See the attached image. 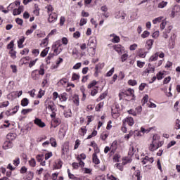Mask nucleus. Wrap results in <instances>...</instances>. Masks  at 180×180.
Segmentation results:
<instances>
[{"label": "nucleus", "mask_w": 180, "mask_h": 180, "mask_svg": "<svg viewBox=\"0 0 180 180\" xmlns=\"http://www.w3.org/2000/svg\"><path fill=\"white\" fill-rule=\"evenodd\" d=\"M98 92H99V86H94L91 90V96H95L98 94Z\"/></svg>", "instance_id": "4c0bfd02"}, {"label": "nucleus", "mask_w": 180, "mask_h": 180, "mask_svg": "<svg viewBox=\"0 0 180 180\" xmlns=\"http://www.w3.org/2000/svg\"><path fill=\"white\" fill-rule=\"evenodd\" d=\"M44 65L41 64L39 66V70H34L32 72L31 77L34 81H37L38 79H40V75H44Z\"/></svg>", "instance_id": "7ed1b4c3"}, {"label": "nucleus", "mask_w": 180, "mask_h": 180, "mask_svg": "<svg viewBox=\"0 0 180 180\" xmlns=\"http://www.w3.org/2000/svg\"><path fill=\"white\" fill-rule=\"evenodd\" d=\"M79 78H81V75H79V73L73 72L72 74V77H71L72 81L79 82Z\"/></svg>", "instance_id": "5701e85b"}, {"label": "nucleus", "mask_w": 180, "mask_h": 180, "mask_svg": "<svg viewBox=\"0 0 180 180\" xmlns=\"http://www.w3.org/2000/svg\"><path fill=\"white\" fill-rule=\"evenodd\" d=\"M36 29H37V25H32L30 30H27L26 31V32H25L26 36H29V35L32 34V33H33V32H34V30H36Z\"/></svg>", "instance_id": "bb28decb"}, {"label": "nucleus", "mask_w": 180, "mask_h": 180, "mask_svg": "<svg viewBox=\"0 0 180 180\" xmlns=\"http://www.w3.org/2000/svg\"><path fill=\"white\" fill-rule=\"evenodd\" d=\"M126 16L127 15H126V13H124V11H119L115 15L116 19H122V20L126 19Z\"/></svg>", "instance_id": "412c9836"}, {"label": "nucleus", "mask_w": 180, "mask_h": 180, "mask_svg": "<svg viewBox=\"0 0 180 180\" xmlns=\"http://www.w3.org/2000/svg\"><path fill=\"white\" fill-rule=\"evenodd\" d=\"M44 94H46V91H43V89H40L38 92L37 98H39V99H41V98H43V96H44Z\"/></svg>", "instance_id": "3c124183"}, {"label": "nucleus", "mask_w": 180, "mask_h": 180, "mask_svg": "<svg viewBox=\"0 0 180 180\" xmlns=\"http://www.w3.org/2000/svg\"><path fill=\"white\" fill-rule=\"evenodd\" d=\"M154 44V40L153 39H148L146 41V47L147 50H151L153 49V45Z\"/></svg>", "instance_id": "a878e982"}, {"label": "nucleus", "mask_w": 180, "mask_h": 180, "mask_svg": "<svg viewBox=\"0 0 180 180\" xmlns=\"http://www.w3.org/2000/svg\"><path fill=\"white\" fill-rule=\"evenodd\" d=\"M157 79L158 80H161L162 79V78H164V73H162V72H159L157 75Z\"/></svg>", "instance_id": "338daca9"}, {"label": "nucleus", "mask_w": 180, "mask_h": 180, "mask_svg": "<svg viewBox=\"0 0 180 180\" xmlns=\"http://www.w3.org/2000/svg\"><path fill=\"white\" fill-rule=\"evenodd\" d=\"M58 15L56 13L49 14L48 22L49 23H54L57 20Z\"/></svg>", "instance_id": "4468645a"}, {"label": "nucleus", "mask_w": 180, "mask_h": 180, "mask_svg": "<svg viewBox=\"0 0 180 180\" xmlns=\"http://www.w3.org/2000/svg\"><path fill=\"white\" fill-rule=\"evenodd\" d=\"M128 85H130L131 86H136V85H137V81H136V79H129L128 81Z\"/></svg>", "instance_id": "6e6d98bb"}, {"label": "nucleus", "mask_w": 180, "mask_h": 180, "mask_svg": "<svg viewBox=\"0 0 180 180\" xmlns=\"http://www.w3.org/2000/svg\"><path fill=\"white\" fill-rule=\"evenodd\" d=\"M27 105H29V99H27V98H22L21 100V106L25 108L27 106Z\"/></svg>", "instance_id": "79ce46f5"}, {"label": "nucleus", "mask_w": 180, "mask_h": 180, "mask_svg": "<svg viewBox=\"0 0 180 180\" xmlns=\"http://www.w3.org/2000/svg\"><path fill=\"white\" fill-rule=\"evenodd\" d=\"M6 139L8 141H13L16 139V134L8 133L6 136Z\"/></svg>", "instance_id": "393cba45"}, {"label": "nucleus", "mask_w": 180, "mask_h": 180, "mask_svg": "<svg viewBox=\"0 0 180 180\" xmlns=\"http://www.w3.org/2000/svg\"><path fill=\"white\" fill-rule=\"evenodd\" d=\"M108 137H109V131H103V133L100 136V138L103 141H105V140H106Z\"/></svg>", "instance_id": "72a5a7b5"}, {"label": "nucleus", "mask_w": 180, "mask_h": 180, "mask_svg": "<svg viewBox=\"0 0 180 180\" xmlns=\"http://www.w3.org/2000/svg\"><path fill=\"white\" fill-rule=\"evenodd\" d=\"M50 50V47H47L45 49H44L41 53H40V56L41 57H46V56H47V54L49 53V51Z\"/></svg>", "instance_id": "37998d69"}, {"label": "nucleus", "mask_w": 180, "mask_h": 180, "mask_svg": "<svg viewBox=\"0 0 180 180\" xmlns=\"http://www.w3.org/2000/svg\"><path fill=\"white\" fill-rule=\"evenodd\" d=\"M176 39V34L173 33L169 40V49H174L175 47V40Z\"/></svg>", "instance_id": "9d476101"}, {"label": "nucleus", "mask_w": 180, "mask_h": 180, "mask_svg": "<svg viewBox=\"0 0 180 180\" xmlns=\"http://www.w3.org/2000/svg\"><path fill=\"white\" fill-rule=\"evenodd\" d=\"M120 101H134L136 96H134V89H128L127 90H121L118 94Z\"/></svg>", "instance_id": "f257e3e1"}, {"label": "nucleus", "mask_w": 180, "mask_h": 180, "mask_svg": "<svg viewBox=\"0 0 180 180\" xmlns=\"http://www.w3.org/2000/svg\"><path fill=\"white\" fill-rule=\"evenodd\" d=\"M180 120L179 119L176 120V122H175V129L176 130H179V129H180Z\"/></svg>", "instance_id": "774afa93"}, {"label": "nucleus", "mask_w": 180, "mask_h": 180, "mask_svg": "<svg viewBox=\"0 0 180 180\" xmlns=\"http://www.w3.org/2000/svg\"><path fill=\"white\" fill-rule=\"evenodd\" d=\"M73 103L75 106H79V96L75 94L72 98Z\"/></svg>", "instance_id": "c85d7f7f"}, {"label": "nucleus", "mask_w": 180, "mask_h": 180, "mask_svg": "<svg viewBox=\"0 0 180 180\" xmlns=\"http://www.w3.org/2000/svg\"><path fill=\"white\" fill-rule=\"evenodd\" d=\"M34 123L38 126V127H41V129H43V127H46V123L43 122V121L39 118H35Z\"/></svg>", "instance_id": "f3484780"}, {"label": "nucleus", "mask_w": 180, "mask_h": 180, "mask_svg": "<svg viewBox=\"0 0 180 180\" xmlns=\"http://www.w3.org/2000/svg\"><path fill=\"white\" fill-rule=\"evenodd\" d=\"M141 162L143 165H146V164H153L154 162V158H150L148 156H145L141 159Z\"/></svg>", "instance_id": "f8f14e48"}, {"label": "nucleus", "mask_w": 180, "mask_h": 180, "mask_svg": "<svg viewBox=\"0 0 180 180\" xmlns=\"http://www.w3.org/2000/svg\"><path fill=\"white\" fill-rule=\"evenodd\" d=\"M1 108H8L9 106V102L8 101H6L4 102H2L0 103Z\"/></svg>", "instance_id": "69168bd1"}, {"label": "nucleus", "mask_w": 180, "mask_h": 180, "mask_svg": "<svg viewBox=\"0 0 180 180\" xmlns=\"http://www.w3.org/2000/svg\"><path fill=\"white\" fill-rule=\"evenodd\" d=\"M36 158H37V161L38 162H41V161H44V155H43V154L37 155L36 156Z\"/></svg>", "instance_id": "603ef678"}, {"label": "nucleus", "mask_w": 180, "mask_h": 180, "mask_svg": "<svg viewBox=\"0 0 180 180\" xmlns=\"http://www.w3.org/2000/svg\"><path fill=\"white\" fill-rule=\"evenodd\" d=\"M92 158H93V162L94 164L98 165V164L101 163V161L99 160V158H98V155H96V153H93Z\"/></svg>", "instance_id": "e433bc0d"}, {"label": "nucleus", "mask_w": 180, "mask_h": 180, "mask_svg": "<svg viewBox=\"0 0 180 180\" xmlns=\"http://www.w3.org/2000/svg\"><path fill=\"white\" fill-rule=\"evenodd\" d=\"M171 30H172V26H169L166 30V31L163 32L164 39H168V34L171 33Z\"/></svg>", "instance_id": "c756f323"}, {"label": "nucleus", "mask_w": 180, "mask_h": 180, "mask_svg": "<svg viewBox=\"0 0 180 180\" xmlns=\"http://www.w3.org/2000/svg\"><path fill=\"white\" fill-rule=\"evenodd\" d=\"M49 144H51V147L56 148V147H57V139L54 137H51L49 139Z\"/></svg>", "instance_id": "473e14b6"}, {"label": "nucleus", "mask_w": 180, "mask_h": 180, "mask_svg": "<svg viewBox=\"0 0 180 180\" xmlns=\"http://www.w3.org/2000/svg\"><path fill=\"white\" fill-rule=\"evenodd\" d=\"M102 108H103V102H101L99 103L95 108L96 109V112H100L101 109H102Z\"/></svg>", "instance_id": "864d4df0"}, {"label": "nucleus", "mask_w": 180, "mask_h": 180, "mask_svg": "<svg viewBox=\"0 0 180 180\" xmlns=\"http://www.w3.org/2000/svg\"><path fill=\"white\" fill-rule=\"evenodd\" d=\"M13 164L15 167H18L19 164H20V159L19 158H15V160H13Z\"/></svg>", "instance_id": "4d7b16f0"}, {"label": "nucleus", "mask_w": 180, "mask_h": 180, "mask_svg": "<svg viewBox=\"0 0 180 180\" xmlns=\"http://www.w3.org/2000/svg\"><path fill=\"white\" fill-rule=\"evenodd\" d=\"M30 165L32 167V168H34L36 167V160L34 158H31L30 160L28 161Z\"/></svg>", "instance_id": "bf43d9fd"}, {"label": "nucleus", "mask_w": 180, "mask_h": 180, "mask_svg": "<svg viewBox=\"0 0 180 180\" xmlns=\"http://www.w3.org/2000/svg\"><path fill=\"white\" fill-rule=\"evenodd\" d=\"M30 112H33V109L27 108V109H22L21 111L22 115H27V113H30Z\"/></svg>", "instance_id": "13d9d810"}, {"label": "nucleus", "mask_w": 180, "mask_h": 180, "mask_svg": "<svg viewBox=\"0 0 180 180\" xmlns=\"http://www.w3.org/2000/svg\"><path fill=\"white\" fill-rule=\"evenodd\" d=\"M63 61L64 60L63 59V58H59L58 60H56V65H52L51 66V70H56L58 68L60 67V64H61V63H63Z\"/></svg>", "instance_id": "6ab92c4d"}, {"label": "nucleus", "mask_w": 180, "mask_h": 180, "mask_svg": "<svg viewBox=\"0 0 180 180\" xmlns=\"http://www.w3.org/2000/svg\"><path fill=\"white\" fill-rule=\"evenodd\" d=\"M10 68H11L12 72H13V74L18 73V67H16L15 65H11Z\"/></svg>", "instance_id": "680f3d73"}, {"label": "nucleus", "mask_w": 180, "mask_h": 180, "mask_svg": "<svg viewBox=\"0 0 180 180\" xmlns=\"http://www.w3.org/2000/svg\"><path fill=\"white\" fill-rule=\"evenodd\" d=\"M168 5V2L162 1V2L159 3L158 7L160 8V9H162V8H165Z\"/></svg>", "instance_id": "8fccbe9b"}, {"label": "nucleus", "mask_w": 180, "mask_h": 180, "mask_svg": "<svg viewBox=\"0 0 180 180\" xmlns=\"http://www.w3.org/2000/svg\"><path fill=\"white\" fill-rule=\"evenodd\" d=\"M61 46V42L60 41H56L53 45H52V50L55 54V56H58L61 51H63V49L60 48Z\"/></svg>", "instance_id": "20e7f679"}, {"label": "nucleus", "mask_w": 180, "mask_h": 180, "mask_svg": "<svg viewBox=\"0 0 180 180\" xmlns=\"http://www.w3.org/2000/svg\"><path fill=\"white\" fill-rule=\"evenodd\" d=\"M110 49H113L118 54H122V51H123V46L120 44L110 45Z\"/></svg>", "instance_id": "ddd939ff"}, {"label": "nucleus", "mask_w": 180, "mask_h": 180, "mask_svg": "<svg viewBox=\"0 0 180 180\" xmlns=\"http://www.w3.org/2000/svg\"><path fill=\"white\" fill-rule=\"evenodd\" d=\"M138 56L140 57V58H145V57L147 56V53L144 49H140Z\"/></svg>", "instance_id": "ea45409f"}, {"label": "nucleus", "mask_w": 180, "mask_h": 180, "mask_svg": "<svg viewBox=\"0 0 180 180\" xmlns=\"http://www.w3.org/2000/svg\"><path fill=\"white\" fill-rule=\"evenodd\" d=\"M108 94L106 93L101 94L98 98L96 99V102H101V101H103V99H105L106 98Z\"/></svg>", "instance_id": "49530a36"}, {"label": "nucleus", "mask_w": 180, "mask_h": 180, "mask_svg": "<svg viewBox=\"0 0 180 180\" xmlns=\"http://www.w3.org/2000/svg\"><path fill=\"white\" fill-rule=\"evenodd\" d=\"M148 36H150V32L148 31H144L141 35L142 39H146V37H148Z\"/></svg>", "instance_id": "0e129e2a"}, {"label": "nucleus", "mask_w": 180, "mask_h": 180, "mask_svg": "<svg viewBox=\"0 0 180 180\" xmlns=\"http://www.w3.org/2000/svg\"><path fill=\"white\" fill-rule=\"evenodd\" d=\"M23 12V6H18V8H14L13 11V15L16 16L18 15H20Z\"/></svg>", "instance_id": "a211bd4d"}, {"label": "nucleus", "mask_w": 180, "mask_h": 180, "mask_svg": "<svg viewBox=\"0 0 180 180\" xmlns=\"http://www.w3.org/2000/svg\"><path fill=\"white\" fill-rule=\"evenodd\" d=\"M131 180H141L143 179V175H141V171L140 169L135 170L132 174L130 175Z\"/></svg>", "instance_id": "39448f33"}, {"label": "nucleus", "mask_w": 180, "mask_h": 180, "mask_svg": "<svg viewBox=\"0 0 180 180\" xmlns=\"http://www.w3.org/2000/svg\"><path fill=\"white\" fill-rule=\"evenodd\" d=\"M51 119H52V122H53V123H51V127H53L54 129H56V127L61 124V120L60 118H56L55 117H51Z\"/></svg>", "instance_id": "9b49d317"}, {"label": "nucleus", "mask_w": 180, "mask_h": 180, "mask_svg": "<svg viewBox=\"0 0 180 180\" xmlns=\"http://www.w3.org/2000/svg\"><path fill=\"white\" fill-rule=\"evenodd\" d=\"M45 108L46 109H48L49 110H51V114L50 115L51 117H56L57 116V106L56 105V103H54V101L47 98L44 102Z\"/></svg>", "instance_id": "f03ea898"}, {"label": "nucleus", "mask_w": 180, "mask_h": 180, "mask_svg": "<svg viewBox=\"0 0 180 180\" xmlns=\"http://www.w3.org/2000/svg\"><path fill=\"white\" fill-rule=\"evenodd\" d=\"M46 9H47L48 15H49V13H54L53 12L54 11V8H53V6L48 5V6H46Z\"/></svg>", "instance_id": "a18cd8bd"}, {"label": "nucleus", "mask_w": 180, "mask_h": 180, "mask_svg": "<svg viewBox=\"0 0 180 180\" xmlns=\"http://www.w3.org/2000/svg\"><path fill=\"white\" fill-rule=\"evenodd\" d=\"M103 67H105V63H98L96 65L95 67V75H98V71H99V70H102V68H103Z\"/></svg>", "instance_id": "f704fd0d"}, {"label": "nucleus", "mask_w": 180, "mask_h": 180, "mask_svg": "<svg viewBox=\"0 0 180 180\" xmlns=\"http://www.w3.org/2000/svg\"><path fill=\"white\" fill-rule=\"evenodd\" d=\"M160 58H164L165 54L163 52H156L155 54L152 55L149 58V62L157 61Z\"/></svg>", "instance_id": "423d86ee"}, {"label": "nucleus", "mask_w": 180, "mask_h": 180, "mask_svg": "<svg viewBox=\"0 0 180 180\" xmlns=\"http://www.w3.org/2000/svg\"><path fill=\"white\" fill-rule=\"evenodd\" d=\"M58 134L60 136V137H65V135L67 134V129L65 126H61Z\"/></svg>", "instance_id": "4be33fe9"}, {"label": "nucleus", "mask_w": 180, "mask_h": 180, "mask_svg": "<svg viewBox=\"0 0 180 180\" xmlns=\"http://www.w3.org/2000/svg\"><path fill=\"white\" fill-rule=\"evenodd\" d=\"M97 134H98V131L94 130L92 133L87 136L86 140H89L90 139H92V137H95Z\"/></svg>", "instance_id": "5fc2aeb1"}, {"label": "nucleus", "mask_w": 180, "mask_h": 180, "mask_svg": "<svg viewBox=\"0 0 180 180\" xmlns=\"http://www.w3.org/2000/svg\"><path fill=\"white\" fill-rule=\"evenodd\" d=\"M49 44V36L41 41V46L46 47Z\"/></svg>", "instance_id": "c03bdc74"}, {"label": "nucleus", "mask_w": 180, "mask_h": 180, "mask_svg": "<svg viewBox=\"0 0 180 180\" xmlns=\"http://www.w3.org/2000/svg\"><path fill=\"white\" fill-rule=\"evenodd\" d=\"M153 141L150 144L148 148H149V151L154 152L155 151V150H158V148H160V143H157V142H155V139H154V136L153 137Z\"/></svg>", "instance_id": "1a4fd4ad"}, {"label": "nucleus", "mask_w": 180, "mask_h": 180, "mask_svg": "<svg viewBox=\"0 0 180 180\" xmlns=\"http://www.w3.org/2000/svg\"><path fill=\"white\" fill-rule=\"evenodd\" d=\"M9 54H10V57H11L13 60H15V58H16V51H15L14 49L10 50Z\"/></svg>", "instance_id": "de8ad7c7"}, {"label": "nucleus", "mask_w": 180, "mask_h": 180, "mask_svg": "<svg viewBox=\"0 0 180 180\" xmlns=\"http://www.w3.org/2000/svg\"><path fill=\"white\" fill-rule=\"evenodd\" d=\"M67 99H68V94L67 93H63L59 95L60 102H66Z\"/></svg>", "instance_id": "b1692460"}, {"label": "nucleus", "mask_w": 180, "mask_h": 180, "mask_svg": "<svg viewBox=\"0 0 180 180\" xmlns=\"http://www.w3.org/2000/svg\"><path fill=\"white\" fill-rule=\"evenodd\" d=\"M86 131H88V129H86V127H82L79 129L78 133L79 136H82V137H84Z\"/></svg>", "instance_id": "2f4dec72"}, {"label": "nucleus", "mask_w": 180, "mask_h": 180, "mask_svg": "<svg viewBox=\"0 0 180 180\" xmlns=\"http://www.w3.org/2000/svg\"><path fill=\"white\" fill-rule=\"evenodd\" d=\"M96 84H98V82L96 80H93L91 83H89L87 86L88 89H92L96 86Z\"/></svg>", "instance_id": "a19ab883"}, {"label": "nucleus", "mask_w": 180, "mask_h": 180, "mask_svg": "<svg viewBox=\"0 0 180 180\" xmlns=\"http://www.w3.org/2000/svg\"><path fill=\"white\" fill-rule=\"evenodd\" d=\"M133 134H134V131H129V134L124 136V139L127 141H129V139H130V137H132Z\"/></svg>", "instance_id": "09e8293b"}, {"label": "nucleus", "mask_w": 180, "mask_h": 180, "mask_svg": "<svg viewBox=\"0 0 180 180\" xmlns=\"http://www.w3.org/2000/svg\"><path fill=\"white\" fill-rule=\"evenodd\" d=\"M25 40H26V38L25 37H22L18 41V49H23V43H25Z\"/></svg>", "instance_id": "cd10ccee"}, {"label": "nucleus", "mask_w": 180, "mask_h": 180, "mask_svg": "<svg viewBox=\"0 0 180 180\" xmlns=\"http://www.w3.org/2000/svg\"><path fill=\"white\" fill-rule=\"evenodd\" d=\"M117 147H119V143L117 141H114L110 146L111 150L108 153L109 157H112V155H115V153H116V150H117Z\"/></svg>", "instance_id": "0eeeda50"}, {"label": "nucleus", "mask_w": 180, "mask_h": 180, "mask_svg": "<svg viewBox=\"0 0 180 180\" xmlns=\"http://www.w3.org/2000/svg\"><path fill=\"white\" fill-rule=\"evenodd\" d=\"M63 167V161L60 159L55 161L53 165V169H60Z\"/></svg>", "instance_id": "dca6fc26"}, {"label": "nucleus", "mask_w": 180, "mask_h": 180, "mask_svg": "<svg viewBox=\"0 0 180 180\" xmlns=\"http://www.w3.org/2000/svg\"><path fill=\"white\" fill-rule=\"evenodd\" d=\"M68 79L63 77L58 82V85L59 86H64V85H65L66 84H68Z\"/></svg>", "instance_id": "c9c22d12"}, {"label": "nucleus", "mask_w": 180, "mask_h": 180, "mask_svg": "<svg viewBox=\"0 0 180 180\" xmlns=\"http://www.w3.org/2000/svg\"><path fill=\"white\" fill-rule=\"evenodd\" d=\"M12 147H13V143L11 141H6L3 145V148L4 150L12 148Z\"/></svg>", "instance_id": "aec40b11"}, {"label": "nucleus", "mask_w": 180, "mask_h": 180, "mask_svg": "<svg viewBox=\"0 0 180 180\" xmlns=\"http://www.w3.org/2000/svg\"><path fill=\"white\" fill-rule=\"evenodd\" d=\"M32 55L34 56V57H37V56H39V54H40V50L32 49Z\"/></svg>", "instance_id": "e2e57ef3"}, {"label": "nucleus", "mask_w": 180, "mask_h": 180, "mask_svg": "<svg viewBox=\"0 0 180 180\" xmlns=\"http://www.w3.org/2000/svg\"><path fill=\"white\" fill-rule=\"evenodd\" d=\"M154 71H155V68L153 67L151 63H149L148 68L145 70V72L146 74H150L154 72Z\"/></svg>", "instance_id": "7c9ffc66"}, {"label": "nucleus", "mask_w": 180, "mask_h": 180, "mask_svg": "<svg viewBox=\"0 0 180 180\" xmlns=\"http://www.w3.org/2000/svg\"><path fill=\"white\" fill-rule=\"evenodd\" d=\"M122 123L128 124L130 127H131L133 126V124H134V119H133V117H127L122 120Z\"/></svg>", "instance_id": "2eb2a0df"}, {"label": "nucleus", "mask_w": 180, "mask_h": 180, "mask_svg": "<svg viewBox=\"0 0 180 180\" xmlns=\"http://www.w3.org/2000/svg\"><path fill=\"white\" fill-rule=\"evenodd\" d=\"M101 11H102V12H104V13L103 14V16H105V18H109V14L106 13V12H108V6H101Z\"/></svg>", "instance_id": "58836bf2"}, {"label": "nucleus", "mask_w": 180, "mask_h": 180, "mask_svg": "<svg viewBox=\"0 0 180 180\" xmlns=\"http://www.w3.org/2000/svg\"><path fill=\"white\" fill-rule=\"evenodd\" d=\"M134 153H136V148L134 146H131L129 150V155H134Z\"/></svg>", "instance_id": "052dcab7"}, {"label": "nucleus", "mask_w": 180, "mask_h": 180, "mask_svg": "<svg viewBox=\"0 0 180 180\" xmlns=\"http://www.w3.org/2000/svg\"><path fill=\"white\" fill-rule=\"evenodd\" d=\"M70 151V142H65L61 147V154L62 155H66V154Z\"/></svg>", "instance_id": "6e6552de"}]
</instances>
